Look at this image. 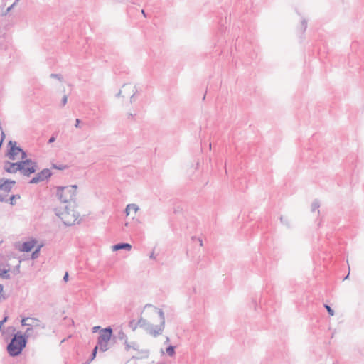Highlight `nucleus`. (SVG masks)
<instances>
[{
	"mask_svg": "<svg viewBox=\"0 0 364 364\" xmlns=\"http://www.w3.org/2000/svg\"><path fill=\"white\" fill-rule=\"evenodd\" d=\"M7 320L8 316H4V318L0 321V331L4 332L3 325H4V323L6 322Z\"/></svg>",
	"mask_w": 364,
	"mask_h": 364,
	"instance_id": "nucleus-27",
	"label": "nucleus"
},
{
	"mask_svg": "<svg viewBox=\"0 0 364 364\" xmlns=\"http://www.w3.org/2000/svg\"><path fill=\"white\" fill-rule=\"evenodd\" d=\"M131 249H132V245L129 243H127V242H120V243H117L112 246L113 251H117L119 250H130Z\"/></svg>",
	"mask_w": 364,
	"mask_h": 364,
	"instance_id": "nucleus-14",
	"label": "nucleus"
},
{
	"mask_svg": "<svg viewBox=\"0 0 364 364\" xmlns=\"http://www.w3.org/2000/svg\"><path fill=\"white\" fill-rule=\"evenodd\" d=\"M100 326H95V327L93 328V332H94V333H95V332H97V331L98 329H100Z\"/></svg>",
	"mask_w": 364,
	"mask_h": 364,
	"instance_id": "nucleus-43",
	"label": "nucleus"
},
{
	"mask_svg": "<svg viewBox=\"0 0 364 364\" xmlns=\"http://www.w3.org/2000/svg\"><path fill=\"white\" fill-rule=\"evenodd\" d=\"M36 243V241L35 240L23 242L19 250L21 252H28L34 247Z\"/></svg>",
	"mask_w": 364,
	"mask_h": 364,
	"instance_id": "nucleus-12",
	"label": "nucleus"
},
{
	"mask_svg": "<svg viewBox=\"0 0 364 364\" xmlns=\"http://www.w3.org/2000/svg\"><path fill=\"white\" fill-rule=\"evenodd\" d=\"M19 267H20V264L17 265V266L16 267V270H18V271Z\"/></svg>",
	"mask_w": 364,
	"mask_h": 364,
	"instance_id": "nucleus-48",
	"label": "nucleus"
},
{
	"mask_svg": "<svg viewBox=\"0 0 364 364\" xmlns=\"http://www.w3.org/2000/svg\"><path fill=\"white\" fill-rule=\"evenodd\" d=\"M320 207V203L317 200H315L311 204V211L314 212Z\"/></svg>",
	"mask_w": 364,
	"mask_h": 364,
	"instance_id": "nucleus-23",
	"label": "nucleus"
},
{
	"mask_svg": "<svg viewBox=\"0 0 364 364\" xmlns=\"http://www.w3.org/2000/svg\"><path fill=\"white\" fill-rule=\"evenodd\" d=\"M138 210H139V207L137 205L131 203V204H128L127 205V207L125 208V213H126L127 215H129L131 210H133L134 213H136Z\"/></svg>",
	"mask_w": 364,
	"mask_h": 364,
	"instance_id": "nucleus-17",
	"label": "nucleus"
},
{
	"mask_svg": "<svg viewBox=\"0 0 364 364\" xmlns=\"http://www.w3.org/2000/svg\"><path fill=\"white\" fill-rule=\"evenodd\" d=\"M141 14L144 15V17H146V14L145 11L144 9L141 10Z\"/></svg>",
	"mask_w": 364,
	"mask_h": 364,
	"instance_id": "nucleus-46",
	"label": "nucleus"
},
{
	"mask_svg": "<svg viewBox=\"0 0 364 364\" xmlns=\"http://www.w3.org/2000/svg\"><path fill=\"white\" fill-rule=\"evenodd\" d=\"M27 340L21 331L14 333L11 341L7 345V351L10 356L16 357L19 355L23 348L26 346Z\"/></svg>",
	"mask_w": 364,
	"mask_h": 364,
	"instance_id": "nucleus-2",
	"label": "nucleus"
},
{
	"mask_svg": "<svg viewBox=\"0 0 364 364\" xmlns=\"http://www.w3.org/2000/svg\"><path fill=\"white\" fill-rule=\"evenodd\" d=\"M87 361H90V363L92 360H90V359H88Z\"/></svg>",
	"mask_w": 364,
	"mask_h": 364,
	"instance_id": "nucleus-53",
	"label": "nucleus"
},
{
	"mask_svg": "<svg viewBox=\"0 0 364 364\" xmlns=\"http://www.w3.org/2000/svg\"><path fill=\"white\" fill-rule=\"evenodd\" d=\"M149 306H152V305L151 304H146L145 308L149 307Z\"/></svg>",
	"mask_w": 364,
	"mask_h": 364,
	"instance_id": "nucleus-49",
	"label": "nucleus"
},
{
	"mask_svg": "<svg viewBox=\"0 0 364 364\" xmlns=\"http://www.w3.org/2000/svg\"><path fill=\"white\" fill-rule=\"evenodd\" d=\"M55 136H54V134L48 140V144H51L53 142H54L55 141Z\"/></svg>",
	"mask_w": 364,
	"mask_h": 364,
	"instance_id": "nucleus-39",
	"label": "nucleus"
},
{
	"mask_svg": "<svg viewBox=\"0 0 364 364\" xmlns=\"http://www.w3.org/2000/svg\"><path fill=\"white\" fill-rule=\"evenodd\" d=\"M123 92L124 93V95H129V94H131V93H132V91H131V90L127 89V90H126V92Z\"/></svg>",
	"mask_w": 364,
	"mask_h": 364,
	"instance_id": "nucleus-42",
	"label": "nucleus"
},
{
	"mask_svg": "<svg viewBox=\"0 0 364 364\" xmlns=\"http://www.w3.org/2000/svg\"><path fill=\"white\" fill-rule=\"evenodd\" d=\"M124 89V92H126V90L129 89L132 91V95L130 96V103H133L135 101V95L137 93V89L135 86H132L129 84H124L122 86Z\"/></svg>",
	"mask_w": 364,
	"mask_h": 364,
	"instance_id": "nucleus-13",
	"label": "nucleus"
},
{
	"mask_svg": "<svg viewBox=\"0 0 364 364\" xmlns=\"http://www.w3.org/2000/svg\"><path fill=\"white\" fill-rule=\"evenodd\" d=\"M82 364H90V361H86L85 363H84Z\"/></svg>",
	"mask_w": 364,
	"mask_h": 364,
	"instance_id": "nucleus-50",
	"label": "nucleus"
},
{
	"mask_svg": "<svg viewBox=\"0 0 364 364\" xmlns=\"http://www.w3.org/2000/svg\"><path fill=\"white\" fill-rule=\"evenodd\" d=\"M21 161L18 162H10L9 161H6L4 162V168L5 171L9 173H15L17 171H20V166Z\"/></svg>",
	"mask_w": 364,
	"mask_h": 364,
	"instance_id": "nucleus-10",
	"label": "nucleus"
},
{
	"mask_svg": "<svg viewBox=\"0 0 364 364\" xmlns=\"http://www.w3.org/2000/svg\"><path fill=\"white\" fill-rule=\"evenodd\" d=\"M67 101H68V97H67V95H65L63 97L62 100H61L62 106L65 105V104L67 103Z\"/></svg>",
	"mask_w": 364,
	"mask_h": 364,
	"instance_id": "nucleus-34",
	"label": "nucleus"
},
{
	"mask_svg": "<svg viewBox=\"0 0 364 364\" xmlns=\"http://www.w3.org/2000/svg\"><path fill=\"white\" fill-rule=\"evenodd\" d=\"M113 334V329L111 326H107L100 330L97 338V346H99L102 352H105L109 349L108 343Z\"/></svg>",
	"mask_w": 364,
	"mask_h": 364,
	"instance_id": "nucleus-5",
	"label": "nucleus"
},
{
	"mask_svg": "<svg viewBox=\"0 0 364 364\" xmlns=\"http://www.w3.org/2000/svg\"><path fill=\"white\" fill-rule=\"evenodd\" d=\"M324 307L326 309L329 315H331V316L334 315V311L331 309V306H329L328 304H324Z\"/></svg>",
	"mask_w": 364,
	"mask_h": 364,
	"instance_id": "nucleus-26",
	"label": "nucleus"
},
{
	"mask_svg": "<svg viewBox=\"0 0 364 364\" xmlns=\"http://www.w3.org/2000/svg\"><path fill=\"white\" fill-rule=\"evenodd\" d=\"M115 331H117V334L114 336V338H117L120 341H127V336L122 330V328H116Z\"/></svg>",
	"mask_w": 364,
	"mask_h": 364,
	"instance_id": "nucleus-15",
	"label": "nucleus"
},
{
	"mask_svg": "<svg viewBox=\"0 0 364 364\" xmlns=\"http://www.w3.org/2000/svg\"><path fill=\"white\" fill-rule=\"evenodd\" d=\"M52 167L55 169H58V170H64L67 168L66 166L65 165H56V164H53Z\"/></svg>",
	"mask_w": 364,
	"mask_h": 364,
	"instance_id": "nucleus-28",
	"label": "nucleus"
},
{
	"mask_svg": "<svg viewBox=\"0 0 364 364\" xmlns=\"http://www.w3.org/2000/svg\"><path fill=\"white\" fill-rule=\"evenodd\" d=\"M52 176V172L48 168H44L39 173L36 174L33 178L29 181L30 183L34 184L38 183L39 182L44 181L46 179H48Z\"/></svg>",
	"mask_w": 364,
	"mask_h": 364,
	"instance_id": "nucleus-7",
	"label": "nucleus"
},
{
	"mask_svg": "<svg viewBox=\"0 0 364 364\" xmlns=\"http://www.w3.org/2000/svg\"><path fill=\"white\" fill-rule=\"evenodd\" d=\"M42 245H39L31 254V258L32 259H36L38 255H39V253H40V250H41V248Z\"/></svg>",
	"mask_w": 364,
	"mask_h": 364,
	"instance_id": "nucleus-22",
	"label": "nucleus"
},
{
	"mask_svg": "<svg viewBox=\"0 0 364 364\" xmlns=\"http://www.w3.org/2000/svg\"><path fill=\"white\" fill-rule=\"evenodd\" d=\"M149 257H150L151 259H155V258H156V257H155V256H154V252H151V255H150Z\"/></svg>",
	"mask_w": 364,
	"mask_h": 364,
	"instance_id": "nucleus-45",
	"label": "nucleus"
},
{
	"mask_svg": "<svg viewBox=\"0 0 364 364\" xmlns=\"http://www.w3.org/2000/svg\"><path fill=\"white\" fill-rule=\"evenodd\" d=\"M76 185L57 187V197L63 203L73 200L76 194Z\"/></svg>",
	"mask_w": 364,
	"mask_h": 364,
	"instance_id": "nucleus-4",
	"label": "nucleus"
},
{
	"mask_svg": "<svg viewBox=\"0 0 364 364\" xmlns=\"http://www.w3.org/2000/svg\"><path fill=\"white\" fill-rule=\"evenodd\" d=\"M280 221L282 223L287 225V226L289 225L287 219L284 218L283 216L280 217Z\"/></svg>",
	"mask_w": 364,
	"mask_h": 364,
	"instance_id": "nucleus-32",
	"label": "nucleus"
},
{
	"mask_svg": "<svg viewBox=\"0 0 364 364\" xmlns=\"http://www.w3.org/2000/svg\"><path fill=\"white\" fill-rule=\"evenodd\" d=\"M19 1V0H16L14 3H16V5L17 4V3Z\"/></svg>",
	"mask_w": 364,
	"mask_h": 364,
	"instance_id": "nucleus-51",
	"label": "nucleus"
},
{
	"mask_svg": "<svg viewBox=\"0 0 364 364\" xmlns=\"http://www.w3.org/2000/svg\"><path fill=\"white\" fill-rule=\"evenodd\" d=\"M20 166V173L25 176H30L34 173L38 168L37 163L31 159L21 161Z\"/></svg>",
	"mask_w": 364,
	"mask_h": 364,
	"instance_id": "nucleus-6",
	"label": "nucleus"
},
{
	"mask_svg": "<svg viewBox=\"0 0 364 364\" xmlns=\"http://www.w3.org/2000/svg\"><path fill=\"white\" fill-rule=\"evenodd\" d=\"M4 287L0 284V301L5 299V296L2 294Z\"/></svg>",
	"mask_w": 364,
	"mask_h": 364,
	"instance_id": "nucleus-31",
	"label": "nucleus"
},
{
	"mask_svg": "<svg viewBox=\"0 0 364 364\" xmlns=\"http://www.w3.org/2000/svg\"><path fill=\"white\" fill-rule=\"evenodd\" d=\"M80 123H81L80 119H75V127L76 128H80V127H80Z\"/></svg>",
	"mask_w": 364,
	"mask_h": 364,
	"instance_id": "nucleus-37",
	"label": "nucleus"
},
{
	"mask_svg": "<svg viewBox=\"0 0 364 364\" xmlns=\"http://www.w3.org/2000/svg\"><path fill=\"white\" fill-rule=\"evenodd\" d=\"M124 92V89L119 90V92L116 95V97H119L122 96V92ZM122 97H124V95H122Z\"/></svg>",
	"mask_w": 364,
	"mask_h": 364,
	"instance_id": "nucleus-40",
	"label": "nucleus"
},
{
	"mask_svg": "<svg viewBox=\"0 0 364 364\" xmlns=\"http://www.w3.org/2000/svg\"><path fill=\"white\" fill-rule=\"evenodd\" d=\"M27 327V329L23 334V336H25L26 340H27L30 337H36L37 336V333H34V328L30 326Z\"/></svg>",
	"mask_w": 364,
	"mask_h": 364,
	"instance_id": "nucleus-16",
	"label": "nucleus"
},
{
	"mask_svg": "<svg viewBox=\"0 0 364 364\" xmlns=\"http://www.w3.org/2000/svg\"><path fill=\"white\" fill-rule=\"evenodd\" d=\"M68 277H69V276H68V272H66V273L65 274L64 277H63V280H64V281H65V282H67V281L68 280Z\"/></svg>",
	"mask_w": 364,
	"mask_h": 364,
	"instance_id": "nucleus-41",
	"label": "nucleus"
},
{
	"mask_svg": "<svg viewBox=\"0 0 364 364\" xmlns=\"http://www.w3.org/2000/svg\"><path fill=\"white\" fill-rule=\"evenodd\" d=\"M55 213L66 226L74 225L80 216L78 213L69 208L68 205H65L63 208H56Z\"/></svg>",
	"mask_w": 364,
	"mask_h": 364,
	"instance_id": "nucleus-3",
	"label": "nucleus"
},
{
	"mask_svg": "<svg viewBox=\"0 0 364 364\" xmlns=\"http://www.w3.org/2000/svg\"><path fill=\"white\" fill-rule=\"evenodd\" d=\"M191 239L193 240H196L199 242L200 246H203V240H202L201 238H199V237L196 238V237H192Z\"/></svg>",
	"mask_w": 364,
	"mask_h": 364,
	"instance_id": "nucleus-35",
	"label": "nucleus"
},
{
	"mask_svg": "<svg viewBox=\"0 0 364 364\" xmlns=\"http://www.w3.org/2000/svg\"><path fill=\"white\" fill-rule=\"evenodd\" d=\"M50 77H53V78H57V79H58V80H61V75H59V74H54V73H52V74L50 75Z\"/></svg>",
	"mask_w": 364,
	"mask_h": 364,
	"instance_id": "nucleus-36",
	"label": "nucleus"
},
{
	"mask_svg": "<svg viewBox=\"0 0 364 364\" xmlns=\"http://www.w3.org/2000/svg\"><path fill=\"white\" fill-rule=\"evenodd\" d=\"M9 149L6 153V156L11 160H15L16 155L22 151L20 146H17L16 141H9L8 143Z\"/></svg>",
	"mask_w": 364,
	"mask_h": 364,
	"instance_id": "nucleus-9",
	"label": "nucleus"
},
{
	"mask_svg": "<svg viewBox=\"0 0 364 364\" xmlns=\"http://www.w3.org/2000/svg\"><path fill=\"white\" fill-rule=\"evenodd\" d=\"M9 269H0V278H3L5 279H9L11 278L10 274L9 273Z\"/></svg>",
	"mask_w": 364,
	"mask_h": 364,
	"instance_id": "nucleus-19",
	"label": "nucleus"
},
{
	"mask_svg": "<svg viewBox=\"0 0 364 364\" xmlns=\"http://www.w3.org/2000/svg\"><path fill=\"white\" fill-rule=\"evenodd\" d=\"M16 183L15 181L10 179L1 178L0 179V191H4L6 193L11 191L12 186Z\"/></svg>",
	"mask_w": 364,
	"mask_h": 364,
	"instance_id": "nucleus-11",
	"label": "nucleus"
},
{
	"mask_svg": "<svg viewBox=\"0 0 364 364\" xmlns=\"http://www.w3.org/2000/svg\"><path fill=\"white\" fill-rule=\"evenodd\" d=\"M348 276H349V274H348V275L345 277V279H348Z\"/></svg>",
	"mask_w": 364,
	"mask_h": 364,
	"instance_id": "nucleus-52",
	"label": "nucleus"
},
{
	"mask_svg": "<svg viewBox=\"0 0 364 364\" xmlns=\"http://www.w3.org/2000/svg\"><path fill=\"white\" fill-rule=\"evenodd\" d=\"M16 198H20V196L19 195H12L11 196V197L9 198V203L11 204V205H14V200Z\"/></svg>",
	"mask_w": 364,
	"mask_h": 364,
	"instance_id": "nucleus-25",
	"label": "nucleus"
},
{
	"mask_svg": "<svg viewBox=\"0 0 364 364\" xmlns=\"http://www.w3.org/2000/svg\"><path fill=\"white\" fill-rule=\"evenodd\" d=\"M170 339L168 337H166V341H165V343H168L169 342Z\"/></svg>",
	"mask_w": 364,
	"mask_h": 364,
	"instance_id": "nucleus-47",
	"label": "nucleus"
},
{
	"mask_svg": "<svg viewBox=\"0 0 364 364\" xmlns=\"http://www.w3.org/2000/svg\"><path fill=\"white\" fill-rule=\"evenodd\" d=\"M128 326L133 331H136V329L139 327V325H138V321H136L135 320L132 319L131 320L129 323H128Z\"/></svg>",
	"mask_w": 364,
	"mask_h": 364,
	"instance_id": "nucleus-21",
	"label": "nucleus"
},
{
	"mask_svg": "<svg viewBox=\"0 0 364 364\" xmlns=\"http://www.w3.org/2000/svg\"><path fill=\"white\" fill-rule=\"evenodd\" d=\"M175 348L176 347L173 346H168L166 349V353L170 356V357H173L176 352H175Z\"/></svg>",
	"mask_w": 364,
	"mask_h": 364,
	"instance_id": "nucleus-20",
	"label": "nucleus"
},
{
	"mask_svg": "<svg viewBox=\"0 0 364 364\" xmlns=\"http://www.w3.org/2000/svg\"><path fill=\"white\" fill-rule=\"evenodd\" d=\"M307 28V21L306 19H302L301 21V29L302 31L304 32Z\"/></svg>",
	"mask_w": 364,
	"mask_h": 364,
	"instance_id": "nucleus-29",
	"label": "nucleus"
},
{
	"mask_svg": "<svg viewBox=\"0 0 364 364\" xmlns=\"http://www.w3.org/2000/svg\"><path fill=\"white\" fill-rule=\"evenodd\" d=\"M124 345H125V350L127 351H129L131 348H132L135 350H138L139 346L134 342L130 343L127 341H125Z\"/></svg>",
	"mask_w": 364,
	"mask_h": 364,
	"instance_id": "nucleus-18",
	"label": "nucleus"
},
{
	"mask_svg": "<svg viewBox=\"0 0 364 364\" xmlns=\"http://www.w3.org/2000/svg\"><path fill=\"white\" fill-rule=\"evenodd\" d=\"M20 153L21 154V161L26 160V158L27 157L26 152L22 149V151H21Z\"/></svg>",
	"mask_w": 364,
	"mask_h": 364,
	"instance_id": "nucleus-33",
	"label": "nucleus"
},
{
	"mask_svg": "<svg viewBox=\"0 0 364 364\" xmlns=\"http://www.w3.org/2000/svg\"><path fill=\"white\" fill-rule=\"evenodd\" d=\"M6 195H2V194H0V202L8 201V200L6 199Z\"/></svg>",
	"mask_w": 364,
	"mask_h": 364,
	"instance_id": "nucleus-38",
	"label": "nucleus"
},
{
	"mask_svg": "<svg viewBox=\"0 0 364 364\" xmlns=\"http://www.w3.org/2000/svg\"><path fill=\"white\" fill-rule=\"evenodd\" d=\"M134 114H132V113H129V114H128V118H129V119H132V118L134 117Z\"/></svg>",
	"mask_w": 364,
	"mask_h": 364,
	"instance_id": "nucleus-44",
	"label": "nucleus"
},
{
	"mask_svg": "<svg viewBox=\"0 0 364 364\" xmlns=\"http://www.w3.org/2000/svg\"><path fill=\"white\" fill-rule=\"evenodd\" d=\"M98 348L99 346L96 345V346L93 348L90 355V360H93L95 358Z\"/></svg>",
	"mask_w": 364,
	"mask_h": 364,
	"instance_id": "nucleus-24",
	"label": "nucleus"
},
{
	"mask_svg": "<svg viewBox=\"0 0 364 364\" xmlns=\"http://www.w3.org/2000/svg\"><path fill=\"white\" fill-rule=\"evenodd\" d=\"M15 6L16 3H13L10 6L7 8L6 11L3 14V16H6Z\"/></svg>",
	"mask_w": 364,
	"mask_h": 364,
	"instance_id": "nucleus-30",
	"label": "nucleus"
},
{
	"mask_svg": "<svg viewBox=\"0 0 364 364\" xmlns=\"http://www.w3.org/2000/svg\"><path fill=\"white\" fill-rule=\"evenodd\" d=\"M21 323L23 326L41 328L42 329L46 328V326L44 324L41 325L40 320L36 318L25 317L21 319Z\"/></svg>",
	"mask_w": 364,
	"mask_h": 364,
	"instance_id": "nucleus-8",
	"label": "nucleus"
},
{
	"mask_svg": "<svg viewBox=\"0 0 364 364\" xmlns=\"http://www.w3.org/2000/svg\"><path fill=\"white\" fill-rule=\"evenodd\" d=\"M154 314H157L159 317V325H153L142 317L138 320V325L139 328H143L148 334L156 338L161 335L164 332L165 328V315L161 309L154 307Z\"/></svg>",
	"mask_w": 364,
	"mask_h": 364,
	"instance_id": "nucleus-1",
	"label": "nucleus"
}]
</instances>
